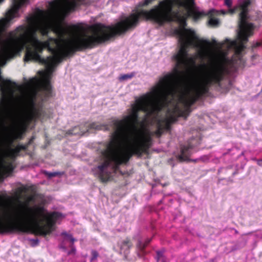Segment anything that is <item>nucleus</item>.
Returning a JSON list of instances; mask_svg holds the SVG:
<instances>
[{
  "instance_id": "nucleus-1",
  "label": "nucleus",
  "mask_w": 262,
  "mask_h": 262,
  "mask_svg": "<svg viewBox=\"0 0 262 262\" xmlns=\"http://www.w3.org/2000/svg\"><path fill=\"white\" fill-rule=\"evenodd\" d=\"M3 1L0 0V3ZM27 1L13 0L12 8L7 12L5 18L0 19V44L3 32ZM50 5L54 14L63 16L76 9L68 11L66 4L61 0L52 2ZM81 29V28L77 25L63 27L60 24H56L53 26V31L57 38L50 37L47 40L41 41L38 38V31L34 25H30L29 27L19 26L8 33L6 43L1 48L0 66L5 65L8 60L19 55L26 48L24 57L25 62L37 61L52 69L64 58L75 52L92 49L110 39L108 26L101 23L91 26L92 35H77L72 39L66 38L67 36L77 33Z\"/></svg>"
},
{
  "instance_id": "nucleus-2",
  "label": "nucleus",
  "mask_w": 262,
  "mask_h": 262,
  "mask_svg": "<svg viewBox=\"0 0 262 262\" xmlns=\"http://www.w3.org/2000/svg\"><path fill=\"white\" fill-rule=\"evenodd\" d=\"M174 6L178 8H187L188 0H163L160 1L158 5L149 11L134 10L132 13L114 26H108L110 39L134 30L138 25L140 20H151L160 25H163L167 22H177L188 36L198 39L193 30L185 28L186 20L189 17L187 13H181L178 9L173 10Z\"/></svg>"
},
{
  "instance_id": "nucleus-3",
  "label": "nucleus",
  "mask_w": 262,
  "mask_h": 262,
  "mask_svg": "<svg viewBox=\"0 0 262 262\" xmlns=\"http://www.w3.org/2000/svg\"><path fill=\"white\" fill-rule=\"evenodd\" d=\"M61 215L54 211L46 216L43 207L21 204L5 220L0 217V234L32 233L45 236L54 230L56 222Z\"/></svg>"
},
{
  "instance_id": "nucleus-4",
  "label": "nucleus",
  "mask_w": 262,
  "mask_h": 262,
  "mask_svg": "<svg viewBox=\"0 0 262 262\" xmlns=\"http://www.w3.org/2000/svg\"><path fill=\"white\" fill-rule=\"evenodd\" d=\"M152 141L150 135L143 136L141 138L134 137L126 150L124 152H120L117 149V146L121 141H115L114 138L112 137L106 149L102 152L104 161L92 169L94 176L98 177L102 183L107 182L111 176L108 167L112 163L113 171L115 173L119 172L123 175V173L120 169V165L127 164L134 155L141 157L143 154H148L152 145Z\"/></svg>"
},
{
  "instance_id": "nucleus-5",
  "label": "nucleus",
  "mask_w": 262,
  "mask_h": 262,
  "mask_svg": "<svg viewBox=\"0 0 262 262\" xmlns=\"http://www.w3.org/2000/svg\"><path fill=\"white\" fill-rule=\"evenodd\" d=\"M228 73L227 67L222 63L218 62L211 65L203 75L200 85L194 90L193 94H184L180 96L179 100L183 104V107L181 108L177 104L168 118L159 119L165 125L166 130L170 129L171 124L177 121L178 117L187 118L191 112V106L204 95L208 93L211 86L220 87L222 81Z\"/></svg>"
},
{
  "instance_id": "nucleus-6",
  "label": "nucleus",
  "mask_w": 262,
  "mask_h": 262,
  "mask_svg": "<svg viewBox=\"0 0 262 262\" xmlns=\"http://www.w3.org/2000/svg\"><path fill=\"white\" fill-rule=\"evenodd\" d=\"M172 78L173 75H166L161 78L157 86L136 100L132 111L138 114L139 111L145 113V120L157 115L174 98L176 89L170 86Z\"/></svg>"
},
{
  "instance_id": "nucleus-7",
  "label": "nucleus",
  "mask_w": 262,
  "mask_h": 262,
  "mask_svg": "<svg viewBox=\"0 0 262 262\" xmlns=\"http://www.w3.org/2000/svg\"><path fill=\"white\" fill-rule=\"evenodd\" d=\"M251 2L249 1H245L242 5L230 9L231 13H233L241 10L239 14V31L237 34V39L230 41V45L235 49L237 54H241L245 49V44L248 41V37L253 34L254 29L252 23H248V7Z\"/></svg>"
},
{
  "instance_id": "nucleus-8",
  "label": "nucleus",
  "mask_w": 262,
  "mask_h": 262,
  "mask_svg": "<svg viewBox=\"0 0 262 262\" xmlns=\"http://www.w3.org/2000/svg\"><path fill=\"white\" fill-rule=\"evenodd\" d=\"M199 42L207 46L211 45L210 42L207 40H200L193 39L191 37H187L185 39L180 40L181 46L178 53L173 56V59L176 61V67L174 68V73H169L167 75H173V78L170 82V86L175 89L174 85L179 79L182 72L180 69L185 68L187 64L188 48L190 46L195 45V41Z\"/></svg>"
},
{
  "instance_id": "nucleus-9",
  "label": "nucleus",
  "mask_w": 262,
  "mask_h": 262,
  "mask_svg": "<svg viewBox=\"0 0 262 262\" xmlns=\"http://www.w3.org/2000/svg\"><path fill=\"white\" fill-rule=\"evenodd\" d=\"M112 122L116 129L112 133V137L114 138L115 141H122L129 133L137 130L140 122L139 114L132 111L130 115L123 119H114Z\"/></svg>"
},
{
  "instance_id": "nucleus-10",
  "label": "nucleus",
  "mask_w": 262,
  "mask_h": 262,
  "mask_svg": "<svg viewBox=\"0 0 262 262\" xmlns=\"http://www.w3.org/2000/svg\"><path fill=\"white\" fill-rule=\"evenodd\" d=\"M45 111L42 104L36 105L35 98L31 97L28 101V105L24 118L20 123V128L25 131L31 123L36 122L45 116Z\"/></svg>"
},
{
  "instance_id": "nucleus-11",
  "label": "nucleus",
  "mask_w": 262,
  "mask_h": 262,
  "mask_svg": "<svg viewBox=\"0 0 262 262\" xmlns=\"http://www.w3.org/2000/svg\"><path fill=\"white\" fill-rule=\"evenodd\" d=\"M48 15V12L38 9L34 15L27 17V21L29 25H34L42 36H47L51 30L53 31V26L56 24L64 27L59 23L51 24L47 20Z\"/></svg>"
},
{
  "instance_id": "nucleus-12",
  "label": "nucleus",
  "mask_w": 262,
  "mask_h": 262,
  "mask_svg": "<svg viewBox=\"0 0 262 262\" xmlns=\"http://www.w3.org/2000/svg\"><path fill=\"white\" fill-rule=\"evenodd\" d=\"M34 139V137H32L28 142L24 145L18 144L14 148H9L5 156L9 158L10 160H6L5 159L2 158L0 161L1 169L7 172H12L15 168L13 162L16 160L17 157L20 156V151L26 150Z\"/></svg>"
},
{
  "instance_id": "nucleus-13",
  "label": "nucleus",
  "mask_w": 262,
  "mask_h": 262,
  "mask_svg": "<svg viewBox=\"0 0 262 262\" xmlns=\"http://www.w3.org/2000/svg\"><path fill=\"white\" fill-rule=\"evenodd\" d=\"M91 129L107 131L110 129V127L107 124H101L96 122L88 124L87 122H85L84 124L75 126L72 129L68 130L66 134L69 135H82Z\"/></svg>"
},
{
  "instance_id": "nucleus-14",
  "label": "nucleus",
  "mask_w": 262,
  "mask_h": 262,
  "mask_svg": "<svg viewBox=\"0 0 262 262\" xmlns=\"http://www.w3.org/2000/svg\"><path fill=\"white\" fill-rule=\"evenodd\" d=\"M11 104L9 100L5 97L0 99V126L5 124L11 115Z\"/></svg>"
},
{
  "instance_id": "nucleus-15",
  "label": "nucleus",
  "mask_w": 262,
  "mask_h": 262,
  "mask_svg": "<svg viewBox=\"0 0 262 262\" xmlns=\"http://www.w3.org/2000/svg\"><path fill=\"white\" fill-rule=\"evenodd\" d=\"M193 146L188 143L187 145H183L180 147V154L178 155V159L180 162L190 161L189 157L191 155V150Z\"/></svg>"
},
{
  "instance_id": "nucleus-16",
  "label": "nucleus",
  "mask_w": 262,
  "mask_h": 262,
  "mask_svg": "<svg viewBox=\"0 0 262 262\" xmlns=\"http://www.w3.org/2000/svg\"><path fill=\"white\" fill-rule=\"evenodd\" d=\"M189 1H190L192 4H194L192 0H188V7L187 8L185 9L187 10L186 13L189 17H191L194 21H196L202 17L207 16V13H206L204 11H199L195 9L190 8Z\"/></svg>"
},
{
  "instance_id": "nucleus-17",
  "label": "nucleus",
  "mask_w": 262,
  "mask_h": 262,
  "mask_svg": "<svg viewBox=\"0 0 262 262\" xmlns=\"http://www.w3.org/2000/svg\"><path fill=\"white\" fill-rule=\"evenodd\" d=\"M68 11L74 10L81 5H86L89 3V0H61Z\"/></svg>"
},
{
  "instance_id": "nucleus-18",
  "label": "nucleus",
  "mask_w": 262,
  "mask_h": 262,
  "mask_svg": "<svg viewBox=\"0 0 262 262\" xmlns=\"http://www.w3.org/2000/svg\"><path fill=\"white\" fill-rule=\"evenodd\" d=\"M118 246L120 249V253L127 255L129 252L130 249L132 247L133 244L129 237L118 243Z\"/></svg>"
},
{
  "instance_id": "nucleus-19",
  "label": "nucleus",
  "mask_w": 262,
  "mask_h": 262,
  "mask_svg": "<svg viewBox=\"0 0 262 262\" xmlns=\"http://www.w3.org/2000/svg\"><path fill=\"white\" fill-rule=\"evenodd\" d=\"M214 15V10L212 9L209 11L207 15L209 16L208 24L211 27H215L219 24V19L213 17Z\"/></svg>"
},
{
  "instance_id": "nucleus-20",
  "label": "nucleus",
  "mask_w": 262,
  "mask_h": 262,
  "mask_svg": "<svg viewBox=\"0 0 262 262\" xmlns=\"http://www.w3.org/2000/svg\"><path fill=\"white\" fill-rule=\"evenodd\" d=\"M11 84H12V82L10 80L4 79L0 77V90L2 93H5L9 89Z\"/></svg>"
},
{
  "instance_id": "nucleus-21",
  "label": "nucleus",
  "mask_w": 262,
  "mask_h": 262,
  "mask_svg": "<svg viewBox=\"0 0 262 262\" xmlns=\"http://www.w3.org/2000/svg\"><path fill=\"white\" fill-rule=\"evenodd\" d=\"M164 130H166L165 125L162 123L161 120H158L157 122V129L154 132L155 135L158 137H160Z\"/></svg>"
},
{
  "instance_id": "nucleus-22",
  "label": "nucleus",
  "mask_w": 262,
  "mask_h": 262,
  "mask_svg": "<svg viewBox=\"0 0 262 262\" xmlns=\"http://www.w3.org/2000/svg\"><path fill=\"white\" fill-rule=\"evenodd\" d=\"M43 89L46 92V95L49 97L51 95L52 92V88L50 82L49 80H45L42 84Z\"/></svg>"
},
{
  "instance_id": "nucleus-23",
  "label": "nucleus",
  "mask_w": 262,
  "mask_h": 262,
  "mask_svg": "<svg viewBox=\"0 0 262 262\" xmlns=\"http://www.w3.org/2000/svg\"><path fill=\"white\" fill-rule=\"evenodd\" d=\"M174 34L179 36V40L185 39L188 37L183 29L176 28L173 31Z\"/></svg>"
},
{
  "instance_id": "nucleus-24",
  "label": "nucleus",
  "mask_w": 262,
  "mask_h": 262,
  "mask_svg": "<svg viewBox=\"0 0 262 262\" xmlns=\"http://www.w3.org/2000/svg\"><path fill=\"white\" fill-rule=\"evenodd\" d=\"M12 201V198L7 194L0 195V201L2 202H10Z\"/></svg>"
},
{
  "instance_id": "nucleus-25",
  "label": "nucleus",
  "mask_w": 262,
  "mask_h": 262,
  "mask_svg": "<svg viewBox=\"0 0 262 262\" xmlns=\"http://www.w3.org/2000/svg\"><path fill=\"white\" fill-rule=\"evenodd\" d=\"M134 76V74L133 73L131 74H124L121 75L119 77V80L121 81H124L126 80L129 79H131Z\"/></svg>"
},
{
  "instance_id": "nucleus-26",
  "label": "nucleus",
  "mask_w": 262,
  "mask_h": 262,
  "mask_svg": "<svg viewBox=\"0 0 262 262\" xmlns=\"http://www.w3.org/2000/svg\"><path fill=\"white\" fill-rule=\"evenodd\" d=\"M137 248L138 249L141 251L142 254H143L144 250L145 248H146V245H145L144 243H142L141 241H139L137 245Z\"/></svg>"
},
{
  "instance_id": "nucleus-27",
  "label": "nucleus",
  "mask_w": 262,
  "mask_h": 262,
  "mask_svg": "<svg viewBox=\"0 0 262 262\" xmlns=\"http://www.w3.org/2000/svg\"><path fill=\"white\" fill-rule=\"evenodd\" d=\"M92 257L91 258V261L95 260L99 256V254L96 250H92L91 251Z\"/></svg>"
},
{
  "instance_id": "nucleus-28",
  "label": "nucleus",
  "mask_w": 262,
  "mask_h": 262,
  "mask_svg": "<svg viewBox=\"0 0 262 262\" xmlns=\"http://www.w3.org/2000/svg\"><path fill=\"white\" fill-rule=\"evenodd\" d=\"M189 64H192L193 66L195 67V59L193 57H187V64L185 67H187Z\"/></svg>"
},
{
  "instance_id": "nucleus-29",
  "label": "nucleus",
  "mask_w": 262,
  "mask_h": 262,
  "mask_svg": "<svg viewBox=\"0 0 262 262\" xmlns=\"http://www.w3.org/2000/svg\"><path fill=\"white\" fill-rule=\"evenodd\" d=\"M164 257L163 256V253L162 251H157V261H159L161 260L162 258Z\"/></svg>"
},
{
  "instance_id": "nucleus-30",
  "label": "nucleus",
  "mask_w": 262,
  "mask_h": 262,
  "mask_svg": "<svg viewBox=\"0 0 262 262\" xmlns=\"http://www.w3.org/2000/svg\"><path fill=\"white\" fill-rule=\"evenodd\" d=\"M62 235H64L65 237H70L69 239L72 243V244H73L74 242L76 241L71 234H69L66 232L62 233Z\"/></svg>"
},
{
  "instance_id": "nucleus-31",
  "label": "nucleus",
  "mask_w": 262,
  "mask_h": 262,
  "mask_svg": "<svg viewBox=\"0 0 262 262\" xmlns=\"http://www.w3.org/2000/svg\"><path fill=\"white\" fill-rule=\"evenodd\" d=\"M62 235H64L65 237H70L69 239L72 243V244H73L74 242L76 241L71 234H69L66 232L62 233Z\"/></svg>"
},
{
  "instance_id": "nucleus-32",
  "label": "nucleus",
  "mask_w": 262,
  "mask_h": 262,
  "mask_svg": "<svg viewBox=\"0 0 262 262\" xmlns=\"http://www.w3.org/2000/svg\"><path fill=\"white\" fill-rule=\"evenodd\" d=\"M62 235H64L65 237H70L69 239L72 243V244H73L74 242L76 241L71 234H69L66 232L62 233Z\"/></svg>"
},
{
  "instance_id": "nucleus-33",
  "label": "nucleus",
  "mask_w": 262,
  "mask_h": 262,
  "mask_svg": "<svg viewBox=\"0 0 262 262\" xmlns=\"http://www.w3.org/2000/svg\"><path fill=\"white\" fill-rule=\"evenodd\" d=\"M70 247H71V249L68 252V255H72V254H73V255L75 254L76 250V248L74 247V245L72 244L70 246Z\"/></svg>"
},
{
  "instance_id": "nucleus-34",
  "label": "nucleus",
  "mask_w": 262,
  "mask_h": 262,
  "mask_svg": "<svg viewBox=\"0 0 262 262\" xmlns=\"http://www.w3.org/2000/svg\"><path fill=\"white\" fill-rule=\"evenodd\" d=\"M259 47H262V40L260 41H257L252 46V48L254 49Z\"/></svg>"
},
{
  "instance_id": "nucleus-35",
  "label": "nucleus",
  "mask_w": 262,
  "mask_h": 262,
  "mask_svg": "<svg viewBox=\"0 0 262 262\" xmlns=\"http://www.w3.org/2000/svg\"><path fill=\"white\" fill-rule=\"evenodd\" d=\"M38 81V79L36 78H34L32 79H31L29 81V84L31 85H33L36 83V82Z\"/></svg>"
},
{
  "instance_id": "nucleus-36",
  "label": "nucleus",
  "mask_w": 262,
  "mask_h": 262,
  "mask_svg": "<svg viewBox=\"0 0 262 262\" xmlns=\"http://www.w3.org/2000/svg\"><path fill=\"white\" fill-rule=\"evenodd\" d=\"M46 174L51 178L56 176L57 173L56 172H46Z\"/></svg>"
},
{
  "instance_id": "nucleus-37",
  "label": "nucleus",
  "mask_w": 262,
  "mask_h": 262,
  "mask_svg": "<svg viewBox=\"0 0 262 262\" xmlns=\"http://www.w3.org/2000/svg\"><path fill=\"white\" fill-rule=\"evenodd\" d=\"M151 240V238H148L145 241L144 243H145V245H146V246H147L149 244Z\"/></svg>"
},
{
  "instance_id": "nucleus-38",
  "label": "nucleus",
  "mask_w": 262,
  "mask_h": 262,
  "mask_svg": "<svg viewBox=\"0 0 262 262\" xmlns=\"http://www.w3.org/2000/svg\"><path fill=\"white\" fill-rule=\"evenodd\" d=\"M159 261H161V262H167L166 261V258L165 257H163L162 258V259H161L160 260H159Z\"/></svg>"
},
{
  "instance_id": "nucleus-39",
  "label": "nucleus",
  "mask_w": 262,
  "mask_h": 262,
  "mask_svg": "<svg viewBox=\"0 0 262 262\" xmlns=\"http://www.w3.org/2000/svg\"><path fill=\"white\" fill-rule=\"evenodd\" d=\"M212 42H213V44H216V40H214V39H213V40H212Z\"/></svg>"
},
{
  "instance_id": "nucleus-40",
  "label": "nucleus",
  "mask_w": 262,
  "mask_h": 262,
  "mask_svg": "<svg viewBox=\"0 0 262 262\" xmlns=\"http://www.w3.org/2000/svg\"><path fill=\"white\" fill-rule=\"evenodd\" d=\"M201 67H206V64H203L201 65Z\"/></svg>"
},
{
  "instance_id": "nucleus-41",
  "label": "nucleus",
  "mask_w": 262,
  "mask_h": 262,
  "mask_svg": "<svg viewBox=\"0 0 262 262\" xmlns=\"http://www.w3.org/2000/svg\"><path fill=\"white\" fill-rule=\"evenodd\" d=\"M235 174H236V172H234L233 173V175H235Z\"/></svg>"
},
{
  "instance_id": "nucleus-42",
  "label": "nucleus",
  "mask_w": 262,
  "mask_h": 262,
  "mask_svg": "<svg viewBox=\"0 0 262 262\" xmlns=\"http://www.w3.org/2000/svg\"><path fill=\"white\" fill-rule=\"evenodd\" d=\"M68 239L70 238V237H66Z\"/></svg>"
}]
</instances>
